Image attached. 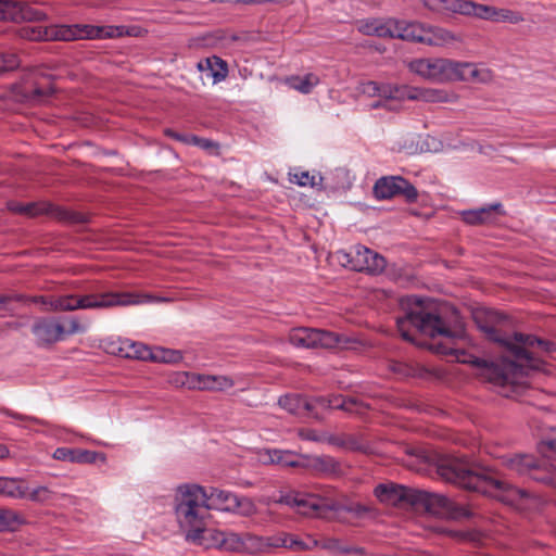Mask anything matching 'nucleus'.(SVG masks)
I'll use <instances>...</instances> for the list:
<instances>
[{"label":"nucleus","instance_id":"1","mask_svg":"<svg viewBox=\"0 0 556 556\" xmlns=\"http://www.w3.org/2000/svg\"><path fill=\"white\" fill-rule=\"evenodd\" d=\"M478 328L489 340L501 348L502 357L488 361L473 357L470 363L481 369V376L498 387L521 383V378L532 370H540V352L549 351V342L531 334H510V319L493 309H480L473 314Z\"/></svg>","mask_w":556,"mask_h":556},{"label":"nucleus","instance_id":"2","mask_svg":"<svg viewBox=\"0 0 556 556\" xmlns=\"http://www.w3.org/2000/svg\"><path fill=\"white\" fill-rule=\"evenodd\" d=\"M434 464L437 472L445 481L496 497L509 505H516L519 500L528 496L525 490L502 480L493 470L469 463L463 457L439 454Z\"/></svg>","mask_w":556,"mask_h":556},{"label":"nucleus","instance_id":"3","mask_svg":"<svg viewBox=\"0 0 556 556\" xmlns=\"http://www.w3.org/2000/svg\"><path fill=\"white\" fill-rule=\"evenodd\" d=\"M206 502V489L199 484L185 483L176 488L174 510L187 540L201 542L212 532L205 528L210 517Z\"/></svg>","mask_w":556,"mask_h":556},{"label":"nucleus","instance_id":"4","mask_svg":"<svg viewBox=\"0 0 556 556\" xmlns=\"http://www.w3.org/2000/svg\"><path fill=\"white\" fill-rule=\"evenodd\" d=\"M410 327L421 334L439 339L430 346L435 353L443 355H454L456 353V350L450 344L456 337V332L450 328L438 309L427 311L420 300L417 301L414 309L406 313L404 317L397 318V329L402 338L414 342Z\"/></svg>","mask_w":556,"mask_h":556},{"label":"nucleus","instance_id":"5","mask_svg":"<svg viewBox=\"0 0 556 556\" xmlns=\"http://www.w3.org/2000/svg\"><path fill=\"white\" fill-rule=\"evenodd\" d=\"M412 72L434 83L468 80L484 83L491 78L489 70L468 62L443 58L417 59L409 63Z\"/></svg>","mask_w":556,"mask_h":556},{"label":"nucleus","instance_id":"6","mask_svg":"<svg viewBox=\"0 0 556 556\" xmlns=\"http://www.w3.org/2000/svg\"><path fill=\"white\" fill-rule=\"evenodd\" d=\"M149 300V296H141L131 292H93L84 295H62L51 299L49 302L43 298H34L33 302L41 301L49 305L52 311H75V309H102L115 306H128L140 304Z\"/></svg>","mask_w":556,"mask_h":556},{"label":"nucleus","instance_id":"7","mask_svg":"<svg viewBox=\"0 0 556 556\" xmlns=\"http://www.w3.org/2000/svg\"><path fill=\"white\" fill-rule=\"evenodd\" d=\"M123 30L117 26H93V25H54L46 28L42 36L41 30L33 29L30 39L37 40L45 38L47 40H84V39H104L122 36Z\"/></svg>","mask_w":556,"mask_h":556},{"label":"nucleus","instance_id":"8","mask_svg":"<svg viewBox=\"0 0 556 556\" xmlns=\"http://www.w3.org/2000/svg\"><path fill=\"white\" fill-rule=\"evenodd\" d=\"M413 508L424 509L429 514L456 520L468 519L473 516V511L469 506L456 503L442 494L418 489Z\"/></svg>","mask_w":556,"mask_h":556},{"label":"nucleus","instance_id":"9","mask_svg":"<svg viewBox=\"0 0 556 556\" xmlns=\"http://www.w3.org/2000/svg\"><path fill=\"white\" fill-rule=\"evenodd\" d=\"M289 342L296 348L334 349L345 348L349 340L348 338L331 331L299 327L290 331Z\"/></svg>","mask_w":556,"mask_h":556},{"label":"nucleus","instance_id":"10","mask_svg":"<svg viewBox=\"0 0 556 556\" xmlns=\"http://www.w3.org/2000/svg\"><path fill=\"white\" fill-rule=\"evenodd\" d=\"M337 257L345 267L374 275L382 273L387 265L381 254L361 244L351 247L348 251H339Z\"/></svg>","mask_w":556,"mask_h":556},{"label":"nucleus","instance_id":"11","mask_svg":"<svg viewBox=\"0 0 556 556\" xmlns=\"http://www.w3.org/2000/svg\"><path fill=\"white\" fill-rule=\"evenodd\" d=\"M403 40L416 41L428 46H445L454 40L448 30L431 25L405 21Z\"/></svg>","mask_w":556,"mask_h":556},{"label":"nucleus","instance_id":"12","mask_svg":"<svg viewBox=\"0 0 556 556\" xmlns=\"http://www.w3.org/2000/svg\"><path fill=\"white\" fill-rule=\"evenodd\" d=\"M374 194L378 200H388L402 195L406 202L417 201V189L401 176H387L379 178L374 186Z\"/></svg>","mask_w":556,"mask_h":556},{"label":"nucleus","instance_id":"13","mask_svg":"<svg viewBox=\"0 0 556 556\" xmlns=\"http://www.w3.org/2000/svg\"><path fill=\"white\" fill-rule=\"evenodd\" d=\"M405 21L366 18L356 22V28L366 36L390 37L403 40Z\"/></svg>","mask_w":556,"mask_h":556},{"label":"nucleus","instance_id":"14","mask_svg":"<svg viewBox=\"0 0 556 556\" xmlns=\"http://www.w3.org/2000/svg\"><path fill=\"white\" fill-rule=\"evenodd\" d=\"M417 489L396 483H381L375 488L376 497L386 505L406 507L414 505Z\"/></svg>","mask_w":556,"mask_h":556},{"label":"nucleus","instance_id":"15","mask_svg":"<svg viewBox=\"0 0 556 556\" xmlns=\"http://www.w3.org/2000/svg\"><path fill=\"white\" fill-rule=\"evenodd\" d=\"M458 13L475 15L480 18L495 22L518 23L521 21L519 14L511 10L496 9L485 4H476L468 0H462L460 5L458 7Z\"/></svg>","mask_w":556,"mask_h":556},{"label":"nucleus","instance_id":"16","mask_svg":"<svg viewBox=\"0 0 556 556\" xmlns=\"http://www.w3.org/2000/svg\"><path fill=\"white\" fill-rule=\"evenodd\" d=\"M503 464L509 470L518 475H529L532 479L543 482H549L552 480L547 475H539V470L543 464L536 460L532 455L505 456L503 457Z\"/></svg>","mask_w":556,"mask_h":556},{"label":"nucleus","instance_id":"17","mask_svg":"<svg viewBox=\"0 0 556 556\" xmlns=\"http://www.w3.org/2000/svg\"><path fill=\"white\" fill-rule=\"evenodd\" d=\"M45 14L27 4L15 0H0V20L40 21Z\"/></svg>","mask_w":556,"mask_h":556},{"label":"nucleus","instance_id":"18","mask_svg":"<svg viewBox=\"0 0 556 556\" xmlns=\"http://www.w3.org/2000/svg\"><path fill=\"white\" fill-rule=\"evenodd\" d=\"M207 509L235 513L238 508V496L229 491L210 488L206 490Z\"/></svg>","mask_w":556,"mask_h":556},{"label":"nucleus","instance_id":"19","mask_svg":"<svg viewBox=\"0 0 556 556\" xmlns=\"http://www.w3.org/2000/svg\"><path fill=\"white\" fill-rule=\"evenodd\" d=\"M304 455H298L291 451L283 450H267L262 455V462L264 464H276L281 467H304Z\"/></svg>","mask_w":556,"mask_h":556},{"label":"nucleus","instance_id":"20","mask_svg":"<svg viewBox=\"0 0 556 556\" xmlns=\"http://www.w3.org/2000/svg\"><path fill=\"white\" fill-rule=\"evenodd\" d=\"M307 469H312L317 473L338 477L342 473L341 464L333 457L324 455V456H315L304 457V467Z\"/></svg>","mask_w":556,"mask_h":556},{"label":"nucleus","instance_id":"21","mask_svg":"<svg viewBox=\"0 0 556 556\" xmlns=\"http://www.w3.org/2000/svg\"><path fill=\"white\" fill-rule=\"evenodd\" d=\"M421 100L425 102H447L448 94L440 89L416 88L402 85L401 100Z\"/></svg>","mask_w":556,"mask_h":556},{"label":"nucleus","instance_id":"22","mask_svg":"<svg viewBox=\"0 0 556 556\" xmlns=\"http://www.w3.org/2000/svg\"><path fill=\"white\" fill-rule=\"evenodd\" d=\"M274 548L285 547L291 551H311L316 547V539L307 535L306 541L287 532H279L273 535Z\"/></svg>","mask_w":556,"mask_h":556},{"label":"nucleus","instance_id":"23","mask_svg":"<svg viewBox=\"0 0 556 556\" xmlns=\"http://www.w3.org/2000/svg\"><path fill=\"white\" fill-rule=\"evenodd\" d=\"M361 91L368 97L401 100L402 85L370 80L361 85Z\"/></svg>","mask_w":556,"mask_h":556},{"label":"nucleus","instance_id":"24","mask_svg":"<svg viewBox=\"0 0 556 556\" xmlns=\"http://www.w3.org/2000/svg\"><path fill=\"white\" fill-rule=\"evenodd\" d=\"M65 326L56 320L43 319L34 326V333L38 340L52 343L62 339Z\"/></svg>","mask_w":556,"mask_h":556},{"label":"nucleus","instance_id":"25","mask_svg":"<svg viewBox=\"0 0 556 556\" xmlns=\"http://www.w3.org/2000/svg\"><path fill=\"white\" fill-rule=\"evenodd\" d=\"M329 444L355 452L370 453V446L363 437L356 434H333L325 439Z\"/></svg>","mask_w":556,"mask_h":556},{"label":"nucleus","instance_id":"26","mask_svg":"<svg viewBox=\"0 0 556 556\" xmlns=\"http://www.w3.org/2000/svg\"><path fill=\"white\" fill-rule=\"evenodd\" d=\"M494 212L503 213L502 205L500 203L491 204L478 210L463 211L460 215L462 219L466 224L477 226L493 223L494 218L492 215Z\"/></svg>","mask_w":556,"mask_h":556},{"label":"nucleus","instance_id":"27","mask_svg":"<svg viewBox=\"0 0 556 556\" xmlns=\"http://www.w3.org/2000/svg\"><path fill=\"white\" fill-rule=\"evenodd\" d=\"M235 386V381L228 376L197 375L195 390L200 391H225Z\"/></svg>","mask_w":556,"mask_h":556},{"label":"nucleus","instance_id":"28","mask_svg":"<svg viewBox=\"0 0 556 556\" xmlns=\"http://www.w3.org/2000/svg\"><path fill=\"white\" fill-rule=\"evenodd\" d=\"M279 502L298 507L299 513L305 516L318 515L320 509L318 500L313 496L286 495Z\"/></svg>","mask_w":556,"mask_h":556},{"label":"nucleus","instance_id":"29","mask_svg":"<svg viewBox=\"0 0 556 556\" xmlns=\"http://www.w3.org/2000/svg\"><path fill=\"white\" fill-rule=\"evenodd\" d=\"M54 91V88L47 77H41L34 85L25 87L24 97L33 103L45 102Z\"/></svg>","mask_w":556,"mask_h":556},{"label":"nucleus","instance_id":"30","mask_svg":"<svg viewBox=\"0 0 556 556\" xmlns=\"http://www.w3.org/2000/svg\"><path fill=\"white\" fill-rule=\"evenodd\" d=\"M214 543L229 552H242L244 544V533H235L226 531H215L212 534Z\"/></svg>","mask_w":556,"mask_h":556},{"label":"nucleus","instance_id":"31","mask_svg":"<svg viewBox=\"0 0 556 556\" xmlns=\"http://www.w3.org/2000/svg\"><path fill=\"white\" fill-rule=\"evenodd\" d=\"M118 353L124 357L140 361H151L153 357V350H151V348L143 343L130 340H124L121 342Z\"/></svg>","mask_w":556,"mask_h":556},{"label":"nucleus","instance_id":"32","mask_svg":"<svg viewBox=\"0 0 556 556\" xmlns=\"http://www.w3.org/2000/svg\"><path fill=\"white\" fill-rule=\"evenodd\" d=\"M270 536H258L250 532L244 533L243 551L249 554H266L274 549L275 543Z\"/></svg>","mask_w":556,"mask_h":556},{"label":"nucleus","instance_id":"33","mask_svg":"<svg viewBox=\"0 0 556 556\" xmlns=\"http://www.w3.org/2000/svg\"><path fill=\"white\" fill-rule=\"evenodd\" d=\"M198 67L200 71H207L213 77V81L219 83L224 80L228 75V65L227 63L218 56H210L205 60H202L198 63Z\"/></svg>","mask_w":556,"mask_h":556},{"label":"nucleus","instance_id":"34","mask_svg":"<svg viewBox=\"0 0 556 556\" xmlns=\"http://www.w3.org/2000/svg\"><path fill=\"white\" fill-rule=\"evenodd\" d=\"M25 480L21 478L0 477V496L23 500L25 496Z\"/></svg>","mask_w":556,"mask_h":556},{"label":"nucleus","instance_id":"35","mask_svg":"<svg viewBox=\"0 0 556 556\" xmlns=\"http://www.w3.org/2000/svg\"><path fill=\"white\" fill-rule=\"evenodd\" d=\"M279 405L291 414L300 415L304 412L311 413L315 408V403L300 395H286L279 399Z\"/></svg>","mask_w":556,"mask_h":556},{"label":"nucleus","instance_id":"36","mask_svg":"<svg viewBox=\"0 0 556 556\" xmlns=\"http://www.w3.org/2000/svg\"><path fill=\"white\" fill-rule=\"evenodd\" d=\"M316 404L321 405L323 407L334 408V409H343L350 413L356 412L358 402L353 397H342L341 395L332 396L330 399L318 397L315 401Z\"/></svg>","mask_w":556,"mask_h":556},{"label":"nucleus","instance_id":"37","mask_svg":"<svg viewBox=\"0 0 556 556\" xmlns=\"http://www.w3.org/2000/svg\"><path fill=\"white\" fill-rule=\"evenodd\" d=\"M287 84L301 93H309L319 84V78L317 75L308 73L304 76H292L287 79Z\"/></svg>","mask_w":556,"mask_h":556},{"label":"nucleus","instance_id":"38","mask_svg":"<svg viewBox=\"0 0 556 556\" xmlns=\"http://www.w3.org/2000/svg\"><path fill=\"white\" fill-rule=\"evenodd\" d=\"M316 547L326 549L334 555H349L350 549L343 545L340 539L323 536L319 540L316 539Z\"/></svg>","mask_w":556,"mask_h":556},{"label":"nucleus","instance_id":"39","mask_svg":"<svg viewBox=\"0 0 556 556\" xmlns=\"http://www.w3.org/2000/svg\"><path fill=\"white\" fill-rule=\"evenodd\" d=\"M25 496L23 500H29L31 502L38 504H46L52 500V491H50L47 486L39 485L33 490L29 489L27 482L25 481Z\"/></svg>","mask_w":556,"mask_h":556},{"label":"nucleus","instance_id":"40","mask_svg":"<svg viewBox=\"0 0 556 556\" xmlns=\"http://www.w3.org/2000/svg\"><path fill=\"white\" fill-rule=\"evenodd\" d=\"M424 4L437 12L441 13H458V7L460 5L462 0H421Z\"/></svg>","mask_w":556,"mask_h":556},{"label":"nucleus","instance_id":"41","mask_svg":"<svg viewBox=\"0 0 556 556\" xmlns=\"http://www.w3.org/2000/svg\"><path fill=\"white\" fill-rule=\"evenodd\" d=\"M23 522L22 517L9 508H0V531L13 530Z\"/></svg>","mask_w":556,"mask_h":556},{"label":"nucleus","instance_id":"42","mask_svg":"<svg viewBox=\"0 0 556 556\" xmlns=\"http://www.w3.org/2000/svg\"><path fill=\"white\" fill-rule=\"evenodd\" d=\"M182 359L181 352L178 350L157 348L153 350V357L151 361L160 363L175 364Z\"/></svg>","mask_w":556,"mask_h":556},{"label":"nucleus","instance_id":"43","mask_svg":"<svg viewBox=\"0 0 556 556\" xmlns=\"http://www.w3.org/2000/svg\"><path fill=\"white\" fill-rule=\"evenodd\" d=\"M52 206L45 202L24 203V216L36 217L43 214H51Z\"/></svg>","mask_w":556,"mask_h":556},{"label":"nucleus","instance_id":"44","mask_svg":"<svg viewBox=\"0 0 556 556\" xmlns=\"http://www.w3.org/2000/svg\"><path fill=\"white\" fill-rule=\"evenodd\" d=\"M197 375L198 374L195 372L188 371L178 372L173 377L172 382L176 387H185L189 390H195Z\"/></svg>","mask_w":556,"mask_h":556},{"label":"nucleus","instance_id":"45","mask_svg":"<svg viewBox=\"0 0 556 556\" xmlns=\"http://www.w3.org/2000/svg\"><path fill=\"white\" fill-rule=\"evenodd\" d=\"M315 176H311L308 172H295L290 174V181L301 187L312 186L315 187L318 182Z\"/></svg>","mask_w":556,"mask_h":556},{"label":"nucleus","instance_id":"46","mask_svg":"<svg viewBox=\"0 0 556 556\" xmlns=\"http://www.w3.org/2000/svg\"><path fill=\"white\" fill-rule=\"evenodd\" d=\"M20 65V60L15 53L0 52V74L8 71H13Z\"/></svg>","mask_w":556,"mask_h":556},{"label":"nucleus","instance_id":"47","mask_svg":"<svg viewBox=\"0 0 556 556\" xmlns=\"http://www.w3.org/2000/svg\"><path fill=\"white\" fill-rule=\"evenodd\" d=\"M235 513L249 517L256 513V506L248 497H238V508Z\"/></svg>","mask_w":556,"mask_h":556},{"label":"nucleus","instance_id":"48","mask_svg":"<svg viewBox=\"0 0 556 556\" xmlns=\"http://www.w3.org/2000/svg\"><path fill=\"white\" fill-rule=\"evenodd\" d=\"M99 456L97 452L76 448L75 464H92Z\"/></svg>","mask_w":556,"mask_h":556},{"label":"nucleus","instance_id":"49","mask_svg":"<svg viewBox=\"0 0 556 556\" xmlns=\"http://www.w3.org/2000/svg\"><path fill=\"white\" fill-rule=\"evenodd\" d=\"M52 456L56 460L75 463L76 448L58 447Z\"/></svg>","mask_w":556,"mask_h":556},{"label":"nucleus","instance_id":"50","mask_svg":"<svg viewBox=\"0 0 556 556\" xmlns=\"http://www.w3.org/2000/svg\"><path fill=\"white\" fill-rule=\"evenodd\" d=\"M539 450L541 453H546L547 451L556 453V428L552 429L551 433L542 439Z\"/></svg>","mask_w":556,"mask_h":556},{"label":"nucleus","instance_id":"51","mask_svg":"<svg viewBox=\"0 0 556 556\" xmlns=\"http://www.w3.org/2000/svg\"><path fill=\"white\" fill-rule=\"evenodd\" d=\"M165 135L177 141L185 143L200 144L201 141L200 138L197 136L178 134L172 129H166Z\"/></svg>","mask_w":556,"mask_h":556},{"label":"nucleus","instance_id":"52","mask_svg":"<svg viewBox=\"0 0 556 556\" xmlns=\"http://www.w3.org/2000/svg\"><path fill=\"white\" fill-rule=\"evenodd\" d=\"M65 326L64 334H74L86 331V327L81 326L76 318H70Z\"/></svg>","mask_w":556,"mask_h":556},{"label":"nucleus","instance_id":"53","mask_svg":"<svg viewBox=\"0 0 556 556\" xmlns=\"http://www.w3.org/2000/svg\"><path fill=\"white\" fill-rule=\"evenodd\" d=\"M394 101L399 102L400 100H397V99H382V100H379V101H376V102L371 103L370 108L371 109L384 108L386 110L394 111V110L399 109V104L394 103Z\"/></svg>","mask_w":556,"mask_h":556},{"label":"nucleus","instance_id":"54","mask_svg":"<svg viewBox=\"0 0 556 556\" xmlns=\"http://www.w3.org/2000/svg\"><path fill=\"white\" fill-rule=\"evenodd\" d=\"M24 301L25 298L21 294H3V295H0V309L1 308H5L7 307V304L10 303L11 301Z\"/></svg>","mask_w":556,"mask_h":556},{"label":"nucleus","instance_id":"55","mask_svg":"<svg viewBox=\"0 0 556 556\" xmlns=\"http://www.w3.org/2000/svg\"><path fill=\"white\" fill-rule=\"evenodd\" d=\"M299 435L307 441H321L323 439L316 433L315 430L312 429H302L299 432Z\"/></svg>","mask_w":556,"mask_h":556},{"label":"nucleus","instance_id":"56","mask_svg":"<svg viewBox=\"0 0 556 556\" xmlns=\"http://www.w3.org/2000/svg\"><path fill=\"white\" fill-rule=\"evenodd\" d=\"M8 210L12 213L23 215L24 214V203L10 201L8 202Z\"/></svg>","mask_w":556,"mask_h":556},{"label":"nucleus","instance_id":"57","mask_svg":"<svg viewBox=\"0 0 556 556\" xmlns=\"http://www.w3.org/2000/svg\"><path fill=\"white\" fill-rule=\"evenodd\" d=\"M348 549H350L349 555L350 554L364 555V552H365L363 547H351V546H348Z\"/></svg>","mask_w":556,"mask_h":556},{"label":"nucleus","instance_id":"58","mask_svg":"<svg viewBox=\"0 0 556 556\" xmlns=\"http://www.w3.org/2000/svg\"><path fill=\"white\" fill-rule=\"evenodd\" d=\"M9 455V450L7 446L0 444V459L5 458Z\"/></svg>","mask_w":556,"mask_h":556},{"label":"nucleus","instance_id":"59","mask_svg":"<svg viewBox=\"0 0 556 556\" xmlns=\"http://www.w3.org/2000/svg\"><path fill=\"white\" fill-rule=\"evenodd\" d=\"M349 511H353V513H356V514L361 515V514L364 513V506L356 505L355 507L349 508Z\"/></svg>","mask_w":556,"mask_h":556},{"label":"nucleus","instance_id":"60","mask_svg":"<svg viewBox=\"0 0 556 556\" xmlns=\"http://www.w3.org/2000/svg\"><path fill=\"white\" fill-rule=\"evenodd\" d=\"M200 140H201V141H200V144H199V146H200V147H202V148L207 149V148H208V147H211V144H212V142H211V141H208V140H206V139H202V138H200Z\"/></svg>","mask_w":556,"mask_h":556},{"label":"nucleus","instance_id":"61","mask_svg":"<svg viewBox=\"0 0 556 556\" xmlns=\"http://www.w3.org/2000/svg\"><path fill=\"white\" fill-rule=\"evenodd\" d=\"M7 414L13 418H18V419H26L27 417H24L22 415H18L17 413H13V412H7Z\"/></svg>","mask_w":556,"mask_h":556}]
</instances>
